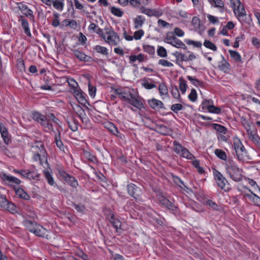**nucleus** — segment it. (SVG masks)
<instances>
[{
    "label": "nucleus",
    "mask_w": 260,
    "mask_h": 260,
    "mask_svg": "<svg viewBox=\"0 0 260 260\" xmlns=\"http://www.w3.org/2000/svg\"><path fill=\"white\" fill-rule=\"evenodd\" d=\"M20 174L22 176L28 179H29V177H33L32 176H31L29 170H22L20 172Z\"/></svg>",
    "instance_id": "nucleus-59"
},
{
    "label": "nucleus",
    "mask_w": 260,
    "mask_h": 260,
    "mask_svg": "<svg viewBox=\"0 0 260 260\" xmlns=\"http://www.w3.org/2000/svg\"><path fill=\"white\" fill-rule=\"evenodd\" d=\"M225 169L230 178L236 182L242 180V171L231 159H228L225 162Z\"/></svg>",
    "instance_id": "nucleus-1"
},
{
    "label": "nucleus",
    "mask_w": 260,
    "mask_h": 260,
    "mask_svg": "<svg viewBox=\"0 0 260 260\" xmlns=\"http://www.w3.org/2000/svg\"><path fill=\"white\" fill-rule=\"evenodd\" d=\"M31 152L34 153L33 158L35 161L40 160V163L45 160L47 163V153L42 142H39L34 144L31 148Z\"/></svg>",
    "instance_id": "nucleus-2"
},
{
    "label": "nucleus",
    "mask_w": 260,
    "mask_h": 260,
    "mask_svg": "<svg viewBox=\"0 0 260 260\" xmlns=\"http://www.w3.org/2000/svg\"><path fill=\"white\" fill-rule=\"evenodd\" d=\"M250 140L252 141L253 143H254L256 145L260 146V138L258 135H255Z\"/></svg>",
    "instance_id": "nucleus-64"
},
{
    "label": "nucleus",
    "mask_w": 260,
    "mask_h": 260,
    "mask_svg": "<svg viewBox=\"0 0 260 260\" xmlns=\"http://www.w3.org/2000/svg\"><path fill=\"white\" fill-rule=\"evenodd\" d=\"M164 41L169 44L177 48L185 49L186 47L184 43L181 40L177 39L172 32H168L166 37L164 38Z\"/></svg>",
    "instance_id": "nucleus-5"
},
{
    "label": "nucleus",
    "mask_w": 260,
    "mask_h": 260,
    "mask_svg": "<svg viewBox=\"0 0 260 260\" xmlns=\"http://www.w3.org/2000/svg\"><path fill=\"white\" fill-rule=\"evenodd\" d=\"M237 159L239 161H245L248 160L247 152L240 140L235 138L233 140V146Z\"/></svg>",
    "instance_id": "nucleus-3"
},
{
    "label": "nucleus",
    "mask_w": 260,
    "mask_h": 260,
    "mask_svg": "<svg viewBox=\"0 0 260 260\" xmlns=\"http://www.w3.org/2000/svg\"><path fill=\"white\" fill-rule=\"evenodd\" d=\"M208 2L216 8H223L224 6V2L222 0H208Z\"/></svg>",
    "instance_id": "nucleus-29"
},
{
    "label": "nucleus",
    "mask_w": 260,
    "mask_h": 260,
    "mask_svg": "<svg viewBox=\"0 0 260 260\" xmlns=\"http://www.w3.org/2000/svg\"><path fill=\"white\" fill-rule=\"evenodd\" d=\"M111 12L113 15L117 17H121L123 14V12L120 9L115 7H111Z\"/></svg>",
    "instance_id": "nucleus-40"
},
{
    "label": "nucleus",
    "mask_w": 260,
    "mask_h": 260,
    "mask_svg": "<svg viewBox=\"0 0 260 260\" xmlns=\"http://www.w3.org/2000/svg\"><path fill=\"white\" fill-rule=\"evenodd\" d=\"M19 21L21 22V26L24 31V32L28 36H31V32L29 28L28 21L22 16H21L19 19Z\"/></svg>",
    "instance_id": "nucleus-19"
},
{
    "label": "nucleus",
    "mask_w": 260,
    "mask_h": 260,
    "mask_svg": "<svg viewBox=\"0 0 260 260\" xmlns=\"http://www.w3.org/2000/svg\"><path fill=\"white\" fill-rule=\"evenodd\" d=\"M32 118L40 123L48 131L53 130V125L47 119L46 117L38 112H34L32 114Z\"/></svg>",
    "instance_id": "nucleus-9"
},
{
    "label": "nucleus",
    "mask_w": 260,
    "mask_h": 260,
    "mask_svg": "<svg viewBox=\"0 0 260 260\" xmlns=\"http://www.w3.org/2000/svg\"><path fill=\"white\" fill-rule=\"evenodd\" d=\"M143 50L145 52L148 53L150 55L153 54L155 52L154 48L148 45H144Z\"/></svg>",
    "instance_id": "nucleus-47"
},
{
    "label": "nucleus",
    "mask_w": 260,
    "mask_h": 260,
    "mask_svg": "<svg viewBox=\"0 0 260 260\" xmlns=\"http://www.w3.org/2000/svg\"><path fill=\"white\" fill-rule=\"evenodd\" d=\"M108 220L116 230L120 228L121 222L118 219L115 217L113 214H110V217L108 218Z\"/></svg>",
    "instance_id": "nucleus-24"
},
{
    "label": "nucleus",
    "mask_w": 260,
    "mask_h": 260,
    "mask_svg": "<svg viewBox=\"0 0 260 260\" xmlns=\"http://www.w3.org/2000/svg\"><path fill=\"white\" fill-rule=\"evenodd\" d=\"M158 64L163 67H173V64L167 60L161 59L158 60Z\"/></svg>",
    "instance_id": "nucleus-51"
},
{
    "label": "nucleus",
    "mask_w": 260,
    "mask_h": 260,
    "mask_svg": "<svg viewBox=\"0 0 260 260\" xmlns=\"http://www.w3.org/2000/svg\"><path fill=\"white\" fill-rule=\"evenodd\" d=\"M144 35V31L143 30L140 29L135 32L133 38L135 40H139Z\"/></svg>",
    "instance_id": "nucleus-55"
},
{
    "label": "nucleus",
    "mask_w": 260,
    "mask_h": 260,
    "mask_svg": "<svg viewBox=\"0 0 260 260\" xmlns=\"http://www.w3.org/2000/svg\"><path fill=\"white\" fill-rule=\"evenodd\" d=\"M148 103L150 106L153 109L157 110L164 108V104L162 102L155 99L149 100Z\"/></svg>",
    "instance_id": "nucleus-23"
},
{
    "label": "nucleus",
    "mask_w": 260,
    "mask_h": 260,
    "mask_svg": "<svg viewBox=\"0 0 260 260\" xmlns=\"http://www.w3.org/2000/svg\"><path fill=\"white\" fill-rule=\"evenodd\" d=\"M209 112L219 114L221 112V109L219 108L215 107L212 104L209 107V108L207 110Z\"/></svg>",
    "instance_id": "nucleus-53"
},
{
    "label": "nucleus",
    "mask_w": 260,
    "mask_h": 260,
    "mask_svg": "<svg viewBox=\"0 0 260 260\" xmlns=\"http://www.w3.org/2000/svg\"><path fill=\"white\" fill-rule=\"evenodd\" d=\"M142 85H143V86H144L145 88H146L147 89H152V88L156 87V85L154 84L150 83L147 81H144L142 83Z\"/></svg>",
    "instance_id": "nucleus-58"
},
{
    "label": "nucleus",
    "mask_w": 260,
    "mask_h": 260,
    "mask_svg": "<svg viewBox=\"0 0 260 260\" xmlns=\"http://www.w3.org/2000/svg\"><path fill=\"white\" fill-rule=\"evenodd\" d=\"M103 38L107 43L111 46L117 45L120 42L118 36L113 30H109L103 34Z\"/></svg>",
    "instance_id": "nucleus-6"
},
{
    "label": "nucleus",
    "mask_w": 260,
    "mask_h": 260,
    "mask_svg": "<svg viewBox=\"0 0 260 260\" xmlns=\"http://www.w3.org/2000/svg\"><path fill=\"white\" fill-rule=\"evenodd\" d=\"M214 175L218 186L221 189L225 191H228L230 189V187L227 180L217 170L214 171Z\"/></svg>",
    "instance_id": "nucleus-8"
},
{
    "label": "nucleus",
    "mask_w": 260,
    "mask_h": 260,
    "mask_svg": "<svg viewBox=\"0 0 260 260\" xmlns=\"http://www.w3.org/2000/svg\"><path fill=\"white\" fill-rule=\"evenodd\" d=\"M231 57L237 62L241 61V56L240 54L236 51L229 50Z\"/></svg>",
    "instance_id": "nucleus-36"
},
{
    "label": "nucleus",
    "mask_w": 260,
    "mask_h": 260,
    "mask_svg": "<svg viewBox=\"0 0 260 260\" xmlns=\"http://www.w3.org/2000/svg\"><path fill=\"white\" fill-rule=\"evenodd\" d=\"M173 146L174 151L177 154L188 159L192 160L194 158V156L189 151V150L182 146V145L177 141H174Z\"/></svg>",
    "instance_id": "nucleus-4"
},
{
    "label": "nucleus",
    "mask_w": 260,
    "mask_h": 260,
    "mask_svg": "<svg viewBox=\"0 0 260 260\" xmlns=\"http://www.w3.org/2000/svg\"><path fill=\"white\" fill-rule=\"evenodd\" d=\"M15 193L18 196L22 199L25 200H28L29 199V195L21 188L15 189Z\"/></svg>",
    "instance_id": "nucleus-25"
},
{
    "label": "nucleus",
    "mask_w": 260,
    "mask_h": 260,
    "mask_svg": "<svg viewBox=\"0 0 260 260\" xmlns=\"http://www.w3.org/2000/svg\"><path fill=\"white\" fill-rule=\"evenodd\" d=\"M187 78L189 81H190L192 83L193 85H194L196 86H202L203 85V83L202 81H200L197 79H196L191 76H188Z\"/></svg>",
    "instance_id": "nucleus-44"
},
{
    "label": "nucleus",
    "mask_w": 260,
    "mask_h": 260,
    "mask_svg": "<svg viewBox=\"0 0 260 260\" xmlns=\"http://www.w3.org/2000/svg\"><path fill=\"white\" fill-rule=\"evenodd\" d=\"M158 89L160 95H166L168 93L167 87L164 83L159 84Z\"/></svg>",
    "instance_id": "nucleus-45"
},
{
    "label": "nucleus",
    "mask_w": 260,
    "mask_h": 260,
    "mask_svg": "<svg viewBox=\"0 0 260 260\" xmlns=\"http://www.w3.org/2000/svg\"><path fill=\"white\" fill-rule=\"evenodd\" d=\"M52 131L54 135V138L56 145L57 147L62 151H64V146L61 141L60 139V130L57 128V131H55L53 128V130H50Z\"/></svg>",
    "instance_id": "nucleus-13"
},
{
    "label": "nucleus",
    "mask_w": 260,
    "mask_h": 260,
    "mask_svg": "<svg viewBox=\"0 0 260 260\" xmlns=\"http://www.w3.org/2000/svg\"><path fill=\"white\" fill-rule=\"evenodd\" d=\"M230 3L237 17H243L246 15L244 6L240 0H230Z\"/></svg>",
    "instance_id": "nucleus-7"
},
{
    "label": "nucleus",
    "mask_w": 260,
    "mask_h": 260,
    "mask_svg": "<svg viewBox=\"0 0 260 260\" xmlns=\"http://www.w3.org/2000/svg\"><path fill=\"white\" fill-rule=\"evenodd\" d=\"M187 88L186 82L183 78H180L179 79V89L182 94H184Z\"/></svg>",
    "instance_id": "nucleus-35"
},
{
    "label": "nucleus",
    "mask_w": 260,
    "mask_h": 260,
    "mask_svg": "<svg viewBox=\"0 0 260 260\" xmlns=\"http://www.w3.org/2000/svg\"><path fill=\"white\" fill-rule=\"evenodd\" d=\"M49 118L50 120H52L54 123H55V129H54L55 131H57V128H58V129L59 127H60V126L59 125L58 123V121H59L58 118L55 117V116L53 114H50L49 116Z\"/></svg>",
    "instance_id": "nucleus-41"
},
{
    "label": "nucleus",
    "mask_w": 260,
    "mask_h": 260,
    "mask_svg": "<svg viewBox=\"0 0 260 260\" xmlns=\"http://www.w3.org/2000/svg\"><path fill=\"white\" fill-rule=\"evenodd\" d=\"M126 101L133 106L140 109L142 107V103L139 99L138 97L133 94L131 93L129 96Z\"/></svg>",
    "instance_id": "nucleus-14"
},
{
    "label": "nucleus",
    "mask_w": 260,
    "mask_h": 260,
    "mask_svg": "<svg viewBox=\"0 0 260 260\" xmlns=\"http://www.w3.org/2000/svg\"><path fill=\"white\" fill-rule=\"evenodd\" d=\"M84 156L88 160L91 162H95L96 161V157L94 155L91 154L90 152L84 151L83 152Z\"/></svg>",
    "instance_id": "nucleus-37"
},
{
    "label": "nucleus",
    "mask_w": 260,
    "mask_h": 260,
    "mask_svg": "<svg viewBox=\"0 0 260 260\" xmlns=\"http://www.w3.org/2000/svg\"><path fill=\"white\" fill-rule=\"evenodd\" d=\"M18 8L26 16L29 17L30 19H34V16L32 11L29 9L26 5L20 3Z\"/></svg>",
    "instance_id": "nucleus-17"
},
{
    "label": "nucleus",
    "mask_w": 260,
    "mask_h": 260,
    "mask_svg": "<svg viewBox=\"0 0 260 260\" xmlns=\"http://www.w3.org/2000/svg\"><path fill=\"white\" fill-rule=\"evenodd\" d=\"M115 92L119 96L120 99H125L126 101L128 99V96H129V95L131 93L130 92L123 91L120 89H116L115 90Z\"/></svg>",
    "instance_id": "nucleus-33"
},
{
    "label": "nucleus",
    "mask_w": 260,
    "mask_h": 260,
    "mask_svg": "<svg viewBox=\"0 0 260 260\" xmlns=\"http://www.w3.org/2000/svg\"><path fill=\"white\" fill-rule=\"evenodd\" d=\"M207 18H208L209 22L210 23H211L212 24H215L216 23H217L219 22V20H218L217 17L208 14L207 15Z\"/></svg>",
    "instance_id": "nucleus-57"
},
{
    "label": "nucleus",
    "mask_w": 260,
    "mask_h": 260,
    "mask_svg": "<svg viewBox=\"0 0 260 260\" xmlns=\"http://www.w3.org/2000/svg\"><path fill=\"white\" fill-rule=\"evenodd\" d=\"M32 233L39 237H46L47 238L48 237L47 231L40 224L37 225Z\"/></svg>",
    "instance_id": "nucleus-16"
},
{
    "label": "nucleus",
    "mask_w": 260,
    "mask_h": 260,
    "mask_svg": "<svg viewBox=\"0 0 260 260\" xmlns=\"http://www.w3.org/2000/svg\"><path fill=\"white\" fill-rule=\"evenodd\" d=\"M204 45L206 48L210 49L213 51H216L217 50V47L210 41L205 40L204 43Z\"/></svg>",
    "instance_id": "nucleus-42"
},
{
    "label": "nucleus",
    "mask_w": 260,
    "mask_h": 260,
    "mask_svg": "<svg viewBox=\"0 0 260 260\" xmlns=\"http://www.w3.org/2000/svg\"><path fill=\"white\" fill-rule=\"evenodd\" d=\"M141 11L143 13L149 16H154L156 15V11L154 10L149 9H145L144 8H141Z\"/></svg>",
    "instance_id": "nucleus-43"
},
{
    "label": "nucleus",
    "mask_w": 260,
    "mask_h": 260,
    "mask_svg": "<svg viewBox=\"0 0 260 260\" xmlns=\"http://www.w3.org/2000/svg\"><path fill=\"white\" fill-rule=\"evenodd\" d=\"M183 106L180 104H176L173 105L171 107V110L175 113H177L178 111L181 110Z\"/></svg>",
    "instance_id": "nucleus-50"
},
{
    "label": "nucleus",
    "mask_w": 260,
    "mask_h": 260,
    "mask_svg": "<svg viewBox=\"0 0 260 260\" xmlns=\"http://www.w3.org/2000/svg\"><path fill=\"white\" fill-rule=\"evenodd\" d=\"M65 179L66 182L73 187H76L78 185V182L75 178L68 174H67Z\"/></svg>",
    "instance_id": "nucleus-27"
},
{
    "label": "nucleus",
    "mask_w": 260,
    "mask_h": 260,
    "mask_svg": "<svg viewBox=\"0 0 260 260\" xmlns=\"http://www.w3.org/2000/svg\"><path fill=\"white\" fill-rule=\"evenodd\" d=\"M157 52L158 55L161 57H165L167 56V50L164 47H159Z\"/></svg>",
    "instance_id": "nucleus-46"
},
{
    "label": "nucleus",
    "mask_w": 260,
    "mask_h": 260,
    "mask_svg": "<svg viewBox=\"0 0 260 260\" xmlns=\"http://www.w3.org/2000/svg\"><path fill=\"white\" fill-rule=\"evenodd\" d=\"M73 207L78 212H82L85 209V207L84 205L82 204H73Z\"/></svg>",
    "instance_id": "nucleus-63"
},
{
    "label": "nucleus",
    "mask_w": 260,
    "mask_h": 260,
    "mask_svg": "<svg viewBox=\"0 0 260 260\" xmlns=\"http://www.w3.org/2000/svg\"><path fill=\"white\" fill-rule=\"evenodd\" d=\"M73 108L83 122H87L88 119L86 117L85 111L80 106L75 104L74 106H73Z\"/></svg>",
    "instance_id": "nucleus-15"
},
{
    "label": "nucleus",
    "mask_w": 260,
    "mask_h": 260,
    "mask_svg": "<svg viewBox=\"0 0 260 260\" xmlns=\"http://www.w3.org/2000/svg\"><path fill=\"white\" fill-rule=\"evenodd\" d=\"M145 21V19L142 16H138L134 19L135 27L137 29L141 27Z\"/></svg>",
    "instance_id": "nucleus-31"
},
{
    "label": "nucleus",
    "mask_w": 260,
    "mask_h": 260,
    "mask_svg": "<svg viewBox=\"0 0 260 260\" xmlns=\"http://www.w3.org/2000/svg\"><path fill=\"white\" fill-rule=\"evenodd\" d=\"M218 67L220 71L224 73L228 72L230 70L229 63L223 56H222V60L218 63Z\"/></svg>",
    "instance_id": "nucleus-21"
},
{
    "label": "nucleus",
    "mask_w": 260,
    "mask_h": 260,
    "mask_svg": "<svg viewBox=\"0 0 260 260\" xmlns=\"http://www.w3.org/2000/svg\"><path fill=\"white\" fill-rule=\"evenodd\" d=\"M105 127L111 133L117 137H121V134L118 132L117 127L111 122H108L105 124Z\"/></svg>",
    "instance_id": "nucleus-22"
},
{
    "label": "nucleus",
    "mask_w": 260,
    "mask_h": 260,
    "mask_svg": "<svg viewBox=\"0 0 260 260\" xmlns=\"http://www.w3.org/2000/svg\"><path fill=\"white\" fill-rule=\"evenodd\" d=\"M0 133L5 143L8 145L10 141L8 131L4 124L0 122Z\"/></svg>",
    "instance_id": "nucleus-18"
},
{
    "label": "nucleus",
    "mask_w": 260,
    "mask_h": 260,
    "mask_svg": "<svg viewBox=\"0 0 260 260\" xmlns=\"http://www.w3.org/2000/svg\"><path fill=\"white\" fill-rule=\"evenodd\" d=\"M214 128L217 131L223 134H225L227 130L224 126L218 124H214Z\"/></svg>",
    "instance_id": "nucleus-49"
},
{
    "label": "nucleus",
    "mask_w": 260,
    "mask_h": 260,
    "mask_svg": "<svg viewBox=\"0 0 260 260\" xmlns=\"http://www.w3.org/2000/svg\"><path fill=\"white\" fill-rule=\"evenodd\" d=\"M191 23L196 28H199L200 25V20L197 17H193L192 19Z\"/></svg>",
    "instance_id": "nucleus-54"
},
{
    "label": "nucleus",
    "mask_w": 260,
    "mask_h": 260,
    "mask_svg": "<svg viewBox=\"0 0 260 260\" xmlns=\"http://www.w3.org/2000/svg\"><path fill=\"white\" fill-rule=\"evenodd\" d=\"M215 155L220 159L225 160L227 158L226 154L224 151L221 149H216L215 150Z\"/></svg>",
    "instance_id": "nucleus-34"
},
{
    "label": "nucleus",
    "mask_w": 260,
    "mask_h": 260,
    "mask_svg": "<svg viewBox=\"0 0 260 260\" xmlns=\"http://www.w3.org/2000/svg\"><path fill=\"white\" fill-rule=\"evenodd\" d=\"M197 93L194 89H192L190 94L188 95V99L191 102H195L197 100Z\"/></svg>",
    "instance_id": "nucleus-52"
},
{
    "label": "nucleus",
    "mask_w": 260,
    "mask_h": 260,
    "mask_svg": "<svg viewBox=\"0 0 260 260\" xmlns=\"http://www.w3.org/2000/svg\"><path fill=\"white\" fill-rule=\"evenodd\" d=\"M129 60L132 62H135L137 60L142 61L144 60V56L142 54H139L138 55H131L129 57Z\"/></svg>",
    "instance_id": "nucleus-48"
},
{
    "label": "nucleus",
    "mask_w": 260,
    "mask_h": 260,
    "mask_svg": "<svg viewBox=\"0 0 260 260\" xmlns=\"http://www.w3.org/2000/svg\"><path fill=\"white\" fill-rule=\"evenodd\" d=\"M173 179L174 183L179 186L181 188L184 189L186 186L184 184L183 182L180 179V178L176 176H173Z\"/></svg>",
    "instance_id": "nucleus-38"
},
{
    "label": "nucleus",
    "mask_w": 260,
    "mask_h": 260,
    "mask_svg": "<svg viewBox=\"0 0 260 260\" xmlns=\"http://www.w3.org/2000/svg\"><path fill=\"white\" fill-rule=\"evenodd\" d=\"M156 196L160 204L164 207L172 211H176L177 207L171 203L168 199L163 196L161 192H156Z\"/></svg>",
    "instance_id": "nucleus-10"
},
{
    "label": "nucleus",
    "mask_w": 260,
    "mask_h": 260,
    "mask_svg": "<svg viewBox=\"0 0 260 260\" xmlns=\"http://www.w3.org/2000/svg\"><path fill=\"white\" fill-rule=\"evenodd\" d=\"M1 178L4 181L7 182L10 185H19L21 183L20 180L17 178L5 173L1 175Z\"/></svg>",
    "instance_id": "nucleus-12"
},
{
    "label": "nucleus",
    "mask_w": 260,
    "mask_h": 260,
    "mask_svg": "<svg viewBox=\"0 0 260 260\" xmlns=\"http://www.w3.org/2000/svg\"><path fill=\"white\" fill-rule=\"evenodd\" d=\"M76 98L78 101V102L81 103H84L86 101V100L84 95V93L83 92L79 95H78V96H77Z\"/></svg>",
    "instance_id": "nucleus-61"
},
{
    "label": "nucleus",
    "mask_w": 260,
    "mask_h": 260,
    "mask_svg": "<svg viewBox=\"0 0 260 260\" xmlns=\"http://www.w3.org/2000/svg\"><path fill=\"white\" fill-rule=\"evenodd\" d=\"M212 104V101L209 100H205L202 103V108L204 110H208Z\"/></svg>",
    "instance_id": "nucleus-56"
},
{
    "label": "nucleus",
    "mask_w": 260,
    "mask_h": 260,
    "mask_svg": "<svg viewBox=\"0 0 260 260\" xmlns=\"http://www.w3.org/2000/svg\"><path fill=\"white\" fill-rule=\"evenodd\" d=\"M68 83L69 85L72 87V89L78 87V83L74 79H69L68 80Z\"/></svg>",
    "instance_id": "nucleus-60"
},
{
    "label": "nucleus",
    "mask_w": 260,
    "mask_h": 260,
    "mask_svg": "<svg viewBox=\"0 0 260 260\" xmlns=\"http://www.w3.org/2000/svg\"><path fill=\"white\" fill-rule=\"evenodd\" d=\"M171 92L172 95L174 98L178 99L180 98V93L177 87L172 88Z\"/></svg>",
    "instance_id": "nucleus-62"
},
{
    "label": "nucleus",
    "mask_w": 260,
    "mask_h": 260,
    "mask_svg": "<svg viewBox=\"0 0 260 260\" xmlns=\"http://www.w3.org/2000/svg\"><path fill=\"white\" fill-rule=\"evenodd\" d=\"M44 174L48 184L51 186L54 185L55 184V182L50 172L48 170L44 171Z\"/></svg>",
    "instance_id": "nucleus-30"
},
{
    "label": "nucleus",
    "mask_w": 260,
    "mask_h": 260,
    "mask_svg": "<svg viewBox=\"0 0 260 260\" xmlns=\"http://www.w3.org/2000/svg\"><path fill=\"white\" fill-rule=\"evenodd\" d=\"M94 49L97 52L100 53L102 54L107 55L108 54V49L105 47L96 45L95 46Z\"/></svg>",
    "instance_id": "nucleus-39"
},
{
    "label": "nucleus",
    "mask_w": 260,
    "mask_h": 260,
    "mask_svg": "<svg viewBox=\"0 0 260 260\" xmlns=\"http://www.w3.org/2000/svg\"><path fill=\"white\" fill-rule=\"evenodd\" d=\"M2 208L12 214H15L18 212L17 208L16 205L12 202H9L8 200L4 205L3 206Z\"/></svg>",
    "instance_id": "nucleus-20"
},
{
    "label": "nucleus",
    "mask_w": 260,
    "mask_h": 260,
    "mask_svg": "<svg viewBox=\"0 0 260 260\" xmlns=\"http://www.w3.org/2000/svg\"><path fill=\"white\" fill-rule=\"evenodd\" d=\"M52 4L54 8L59 11H61L64 7V4L60 0H53Z\"/></svg>",
    "instance_id": "nucleus-32"
},
{
    "label": "nucleus",
    "mask_w": 260,
    "mask_h": 260,
    "mask_svg": "<svg viewBox=\"0 0 260 260\" xmlns=\"http://www.w3.org/2000/svg\"><path fill=\"white\" fill-rule=\"evenodd\" d=\"M73 53L74 55L81 61H86L88 60L87 58L89 57L78 50H74Z\"/></svg>",
    "instance_id": "nucleus-26"
},
{
    "label": "nucleus",
    "mask_w": 260,
    "mask_h": 260,
    "mask_svg": "<svg viewBox=\"0 0 260 260\" xmlns=\"http://www.w3.org/2000/svg\"><path fill=\"white\" fill-rule=\"evenodd\" d=\"M24 225L28 230L33 233L34 230L36 229V226L37 225H38V224L30 220H25L24 221Z\"/></svg>",
    "instance_id": "nucleus-28"
},
{
    "label": "nucleus",
    "mask_w": 260,
    "mask_h": 260,
    "mask_svg": "<svg viewBox=\"0 0 260 260\" xmlns=\"http://www.w3.org/2000/svg\"><path fill=\"white\" fill-rule=\"evenodd\" d=\"M127 188L129 194L136 199H137L142 193L141 188L134 184H128Z\"/></svg>",
    "instance_id": "nucleus-11"
}]
</instances>
